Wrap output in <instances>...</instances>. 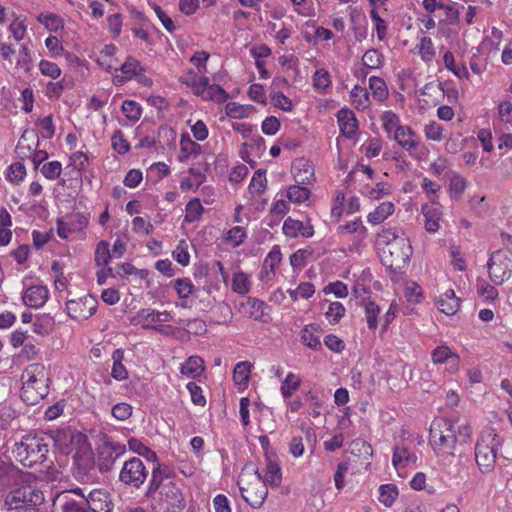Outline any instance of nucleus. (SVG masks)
I'll use <instances>...</instances> for the list:
<instances>
[{
	"instance_id": "nucleus-60",
	"label": "nucleus",
	"mask_w": 512,
	"mask_h": 512,
	"mask_svg": "<svg viewBox=\"0 0 512 512\" xmlns=\"http://www.w3.org/2000/svg\"><path fill=\"white\" fill-rule=\"evenodd\" d=\"M345 311V307L342 303L338 301L331 302L325 312V317L330 324H336L344 316Z\"/></svg>"
},
{
	"instance_id": "nucleus-57",
	"label": "nucleus",
	"mask_w": 512,
	"mask_h": 512,
	"mask_svg": "<svg viewBox=\"0 0 512 512\" xmlns=\"http://www.w3.org/2000/svg\"><path fill=\"white\" fill-rule=\"evenodd\" d=\"M362 63L367 68L378 69L382 66L383 55L376 49H369L362 56Z\"/></svg>"
},
{
	"instance_id": "nucleus-3",
	"label": "nucleus",
	"mask_w": 512,
	"mask_h": 512,
	"mask_svg": "<svg viewBox=\"0 0 512 512\" xmlns=\"http://www.w3.org/2000/svg\"><path fill=\"white\" fill-rule=\"evenodd\" d=\"M15 458L22 463L25 467H34L35 465H44L49 468L53 463L49 461L48 464V444L44 438L36 435H25L20 442L15 443L13 448Z\"/></svg>"
},
{
	"instance_id": "nucleus-43",
	"label": "nucleus",
	"mask_w": 512,
	"mask_h": 512,
	"mask_svg": "<svg viewBox=\"0 0 512 512\" xmlns=\"http://www.w3.org/2000/svg\"><path fill=\"white\" fill-rule=\"evenodd\" d=\"M444 66L458 79H469V72L464 64H456L455 57L451 51H445L443 55Z\"/></svg>"
},
{
	"instance_id": "nucleus-30",
	"label": "nucleus",
	"mask_w": 512,
	"mask_h": 512,
	"mask_svg": "<svg viewBox=\"0 0 512 512\" xmlns=\"http://www.w3.org/2000/svg\"><path fill=\"white\" fill-rule=\"evenodd\" d=\"M157 310L146 308L139 310L135 316L130 318V324L141 325L145 329H156L159 325Z\"/></svg>"
},
{
	"instance_id": "nucleus-4",
	"label": "nucleus",
	"mask_w": 512,
	"mask_h": 512,
	"mask_svg": "<svg viewBox=\"0 0 512 512\" xmlns=\"http://www.w3.org/2000/svg\"><path fill=\"white\" fill-rule=\"evenodd\" d=\"M501 445L502 440L495 429L485 428L481 431L475 445V461L482 474L494 470Z\"/></svg>"
},
{
	"instance_id": "nucleus-10",
	"label": "nucleus",
	"mask_w": 512,
	"mask_h": 512,
	"mask_svg": "<svg viewBox=\"0 0 512 512\" xmlns=\"http://www.w3.org/2000/svg\"><path fill=\"white\" fill-rule=\"evenodd\" d=\"M487 268L489 277L495 285H502L512 277V260L502 250L491 253Z\"/></svg>"
},
{
	"instance_id": "nucleus-64",
	"label": "nucleus",
	"mask_w": 512,
	"mask_h": 512,
	"mask_svg": "<svg viewBox=\"0 0 512 512\" xmlns=\"http://www.w3.org/2000/svg\"><path fill=\"white\" fill-rule=\"evenodd\" d=\"M62 512H88L84 497L73 499L65 497V501L61 505Z\"/></svg>"
},
{
	"instance_id": "nucleus-42",
	"label": "nucleus",
	"mask_w": 512,
	"mask_h": 512,
	"mask_svg": "<svg viewBox=\"0 0 512 512\" xmlns=\"http://www.w3.org/2000/svg\"><path fill=\"white\" fill-rule=\"evenodd\" d=\"M311 196V191L305 185L294 184L286 188L285 197L294 204H302Z\"/></svg>"
},
{
	"instance_id": "nucleus-24",
	"label": "nucleus",
	"mask_w": 512,
	"mask_h": 512,
	"mask_svg": "<svg viewBox=\"0 0 512 512\" xmlns=\"http://www.w3.org/2000/svg\"><path fill=\"white\" fill-rule=\"evenodd\" d=\"M281 260L282 254L280 247L278 245H274L263 261L260 279L270 280L275 275V270L281 263Z\"/></svg>"
},
{
	"instance_id": "nucleus-37",
	"label": "nucleus",
	"mask_w": 512,
	"mask_h": 512,
	"mask_svg": "<svg viewBox=\"0 0 512 512\" xmlns=\"http://www.w3.org/2000/svg\"><path fill=\"white\" fill-rule=\"evenodd\" d=\"M242 305L248 307L247 313L250 318L256 321H266L265 316L268 314L267 310L269 307L264 301L258 298L248 297L246 302Z\"/></svg>"
},
{
	"instance_id": "nucleus-55",
	"label": "nucleus",
	"mask_w": 512,
	"mask_h": 512,
	"mask_svg": "<svg viewBox=\"0 0 512 512\" xmlns=\"http://www.w3.org/2000/svg\"><path fill=\"white\" fill-rule=\"evenodd\" d=\"M251 364L247 361L238 362L233 371V380L237 385H245L249 379Z\"/></svg>"
},
{
	"instance_id": "nucleus-34",
	"label": "nucleus",
	"mask_w": 512,
	"mask_h": 512,
	"mask_svg": "<svg viewBox=\"0 0 512 512\" xmlns=\"http://www.w3.org/2000/svg\"><path fill=\"white\" fill-rule=\"evenodd\" d=\"M360 193L370 200H379L392 193V187L387 182H377L374 185L364 184L360 188Z\"/></svg>"
},
{
	"instance_id": "nucleus-18",
	"label": "nucleus",
	"mask_w": 512,
	"mask_h": 512,
	"mask_svg": "<svg viewBox=\"0 0 512 512\" xmlns=\"http://www.w3.org/2000/svg\"><path fill=\"white\" fill-rule=\"evenodd\" d=\"M291 173L296 183L310 185L315 182L313 164L306 158H297L291 166Z\"/></svg>"
},
{
	"instance_id": "nucleus-9",
	"label": "nucleus",
	"mask_w": 512,
	"mask_h": 512,
	"mask_svg": "<svg viewBox=\"0 0 512 512\" xmlns=\"http://www.w3.org/2000/svg\"><path fill=\"white\" fill-rule=\"evenodd\" d=\"M412 255V246L408 238H401L383 249L382 262L385 266L399 270L405 267Z\"/></svg>"
},
{
	"instance_id": "nucleus-48",
	"label": "nucleus",
	"mask_w": 512,
	"mask_h": 512,
	"mask_svg": "<svg viewBox=\"0 0 512 512\" xmlns=\"http://www.w3.org/2000/svg\"><path fill=\"white\" fill-rule=\"evenodd\" d=\"M401 238H407L398 227H383L377 234L379 244L388 247L391 243Z\"/></svg>"
},
{
	"instance_id": "nucleus-23",
	"label": "nucleus",
	"mask_w": 512,
	"mask_h": 512,
	"mask_svg": "<svg viewBox=\"0 0 512 512\" xmlns=\"http://www.w3.org/2000/svg\"><path fill=\"white\" fill-rule=\"evenodd\" d=\"M432 361L434 364H448V372L456 373L459 369V356L452 352V350L445 345L436 347L431 353Z\"/></svg>"
},
{
	"instance_id": "nucleus-32",
	"label": "nucleus",
	"mask_w": 512,
	"mask_h": 512,
	"mask_svg": "<svg viewBox=\"0 0 512 512\" xmlns=\"http://www.w3.org/2000/svg\"><path fill=\"white\" fill-rule=\"evenodd\" d=\"M394 212L395 204L391 201H384L367 215V222L371 225H379Z\"/></svg>"
},
{
	"instance_id": "nucleus-39",
	"label": "nucleus",
	"mask_w": 512,
	"mask_h": 512,
	"mask_svg": "<svg viewBox=\"0 0 512 512\" xmlns=\"http://www.w3.org/2000/svg\"><path fill=\"white\" fill-rule=\"evenodd\" d=\"M416 461V454L410 452L407 448L398 446L394 448L392 464L396 470L399 471L410 464H415Z\"/></svg>"
},
{
	"instance_id": "nucleus-36",
	"label": "nucleus",
	"mask_w": 512,
	"mask_h": 512,
	"mask_svg": "<svg viewBox=\"0 0 512 512\" xmlns=\"http://www.w3.org/2000/svg\"><path fill=\"white\" fill-rule=\"evenodd\" d=\"M350 101L355 109L364 111L371 105L370 94L365 87L355 85L350 91Z\"/></svg>"
},
{
	"instance_id": "nucleus-58",
	"label": "nucleus",
	"mask_w": 512,
	"mask_h": 512,
	"mask_svg": "<svg viewBox=\"0 0 512 512\" xmlns=\"http://www.w3.org/2000/svg\"><path fill=\"white\" fill-rule=\"evenodd\" d=\"M252 108L245 105H240L236 102H229L225 106V113L230 118L242 119L249 115Z\"/></svg>"
},
{
	"instance_id": "nucleus-50",
	"label": "nucleus",
	"mask_w": 512,
	"mask_h": 512,
	"mask_svg": "<svg viewBox=\"0 0 512 512\" xmlns=\"http://www.w3.org/2000/svg\"><path fill=\"white\" fill-rule=\"evenodd\" d=\"M246 238V229L242 226H234L226 232L224 236V241L233 248H236L243 244Z\"/></svg>"
},
{
	"instance_id": "nucleus-47",
	"label": "nucleus",
	"mask_w": 512,
	"mask_h": 512,
	"mask_svg": "<svg viewBox=\"0 0 512 512\" xmlns=\"http://www.w3.org/2000/svg\"><path fill=\"white\" fill-rule=\"evenodd\" d=\"M301 385V378L292 373L289 372L284 380L282 381L280 392L283 398H291L292 395L299 389Z\"/></svg>"
},
{
	"instance_id": "nucleus-1",
	"label": "nucleus",
	"mask_w": 512,
	"mask_h": 512,
	"mask_svg": "<svg viewBox=\"0 0 512 512\" xmlns=\"http://www.w3.org/2000/svg\"><path fill=\"white\" fill-rule=\"evenodd\" d=\"M472 428L465 421L440 418L432 422L429 442L439 456L453 455L457 444L467 443Z\"/></svg>"
},
{
	"instance_id": "nucleus-45",
	"label": "nucleus",
	"mask_w": 512,
	"mask_h": 512,
	"mask_svg": "<svg viewBox=\"0 0 512 512\" xmlns=\"http://www.w3.org/2000/svg\"><path fill=\"white\" fill-rule=\"evenodd\" d=\"M369 89L371 90L372 97L378 102H384L389 95L388 87L385 81L377 76L369 78Z\"/></svg>"
},
{
	"instance_id": "nucleus-11",
	"label": "nucleus",
	"mask_w": 512,
	"mask_h": 512,
	"mask_svg": "<svg viewBox=\"0 0 512 512\" xmlns=\"http://www.w3.org/2000/svg\"><path fill=\"white\" fill-rule=\"evenodd\" d=\"M392 139L415 159H421L428 153L425 146L421 144L419 135L408 125L400 128L399 132L392 136Z\"/></svg>"
},
{
	"instance_id": "nucleus-35",
	"label": "nucleus",
	"mask_w": 512,
	"mask_h": 512,
	"mask_svg": "<svg viewBox=\"0 0 512 512\" xmlns=\"http://www.w3.org/2000/svg\"><path fill=\"white\" fill-rule=\"evenodd\" d=\"M151 73L137 60L130 58V81L134 80L142 87H150L153 84Z\"/></svg>"
},
{
	"instance_id": "nucleus-16",
	"label": "nucleus",
	"mask_w": 512,
	"mask_h": 512,
	"mask_svg": "<svg viewBox=\"0 0 512 512\" xmlns=\"http://www.w3.org/2000/svg\"><path fill=\"white\" fill-rule=\"evenodd\" d=\"M282 231L283 234L289 238H311L314 235V227L309 219L300 221L288 217L283 223Z\"/></svg>"
},
{
	"instance_id": "nucleus-12",
	"label": "nucleus",
	"mask_w": 512,
	"mask_h": 512,
	"mask_svg": "<svg viewBox=\"0 0 512 512\" xmlns=\"http://www.w3.org/2000/svg\"><path fill=\"white\" fill-rule=\"evenodd\" d=\"M97 309V300L91 295H85L79 299H71L66 302V310L69 317L77 321H83L91 317Z\"/></svg>"
},
{
	"instance_id": "nucleus-26",
	"label": "nucleus",
	"mask_w": 512,
	"mask_h": 512,
	"mask_svg": "<svg viewBox=\"0 0 512 512\" xmlns=\"http://www.w3.org/2000/svg\"><path fill=\"white\" fill-rule=\"evenodd\" d=\"M179 81L191 88L195 95L201 94L203 89L208 85V77L200 75L198 71H194L192 69L184 71L180 76Z\"/></svg>"
},
{
	"instance_id": "nucleus-21",
	"label": "nucleus",
	"mask_w": 512,
	"mask_h": 512,
	"mask_svg": "<svg viewBox=\"0 0 512 512\" xmlns=\"http://www.w3.org/2000/svg\"><path fill=\"white\" fill-rule=\"evenodd\" d=\"M336 117L341 134L348 139H354L358 133V120L354 112L348 108H342L337 112Z\"/></svg>"
},
{
	"instance_id": "nucleus-17",
	"label": "nucleus",
	"mask_w": 512,
	"mask_h": 512,
	"mask_svg": "<svg viewBox=\"0 0 512 512\" xmlns=\"http://www.w3.org/2000/svg\"><path fill=\"white\" fill-rule=\"evenodd\" d=\"M84 501L88 512H112L113 503L105 490H92L87 497H84Z\"/></svg>"
},
{
	"instance_id": "nucleus-6",
	"label": "nucleus",
	"mask_w": 512,
	"mask_h": 512,
	"mask_svg": "<svg viewBox=\"0 0 512 512\" xmlns=\"http://www.w3.org/2000/svg\"><path fill=\"white\" fill-rule=\"evenodd\" d=\"M43 502V492L32 485H22L11 490L4 499V505L8 510L26 509L29 512H35V507Z\"/></svg>"
},
{
	"instance_id": "nucleus-38",
	"label": "nucleus",
	"mask_w": 512,
	"mask_h": 512,
	"mask_svg": "<svg viewBox=\"0 0 512 512\" xmlns=\"http://www.w3.org/2000/svg\"><path fill=\"white\" fill-rule=\"evenodd\" d=\"M380 121L383 130L391 139L392 136L399 132L400 128L404 126L401 124L399 115L391 110L384 111L380 116Z\"/></svg>"
},
{
	"instance_id": "nucleus-33",
	"label": "nucleus",
	"mask_w": 512,
	"mask_h": 512,
	"mask_svg": "<svg viewBox=\"0 0 512 512\" xmlns=\"http://www.w3.org/2000/svg\"><path fill=\"white\" fill-rule=\"evenodd\" d=\"M437 304L442 313L446 315H454L460 308V299L456 297L454 290L448 289L440 295Z\"/></svg>"
},
{
	"instance_id": "nucleus-5",
	"label": "nucleus",
	"mask_w": 512,
	"mask_h": 512,
	"mask_svg": "<svg viewBox=\"0 0 512 512\" xmlns=\"http://www.w3.org/2000/svg\"><path fill=\"white\" fill-rule=\"evenodd\" d=\"M126 452V446L119 442L114 441L110 436L103 435L100 438V442L97 446L96 460H93L91 453H88V457L83 459V464L79 463L83 469L89 470L96 465L100 472H107L111 469L114 462Z\"/></svg>"
},
{
	"instance_id": "nucleus-14",
	"label": "nucleus",
	"mask_w": 512,
	"mask_h": 512,
	"mask_svg": "<svg viewBox=\"0 0 512 512\" xmlns=\"http://www.w3.org/2000/svg\"><path fill=\"white\" fill-rule=\"evenodd\" d=\"M88 222V217L80 212L70 214L65 218H58L56 222L57 234L61 239H68L71 234L85 229Z\"/></svg>"
},
{
	"instance_id": "nucleus-54",
	"label": "nucleus",
	"mask_w": 512,
	"mask_h": 512,
	"mask_svg": "<svg viewBox=\"0 0 512 512\" xmlns=\"http://www.w3.org/2000/svg\"><path fill=\"white\" fill-rule=\"evenodd\" d=\"M398 496V489L393 484H384L379 488V501L386 507L392 506Z\"/></svg>"
},
{
	"instance_id": "nucleus-51",
	"label": "nucleus",
	"mask_w": 512,
	"mask_h": 512,
	"mask_svg": "<svg viewBox=\"0 0 512 512\" xmlns=\"http://www.w3.org/2000/svg\"><path fill=\"white\" fill-rule=\"evenodd\" d=\"M203 212L204 207L202 206L200 200L198 198H194L186 204L184 219L188 223L196 222L200 220Z\"/></svg>"
},
{
	"instance_id": "nucleus-53",
	"label": "nucleus",
	"mask_w": 512,
	"mask_h": 512,
	"mask_svg": "<svg viewBox=\"0 0 512 512\" xmlns=\"http://www.w3.org/2000/svg\"><path fill=\"white\" fill-rule=\"evenodd\" d=\"M173 287L181 299H187L194 294L196 288L190 278H179L174 280Z\"/></svg>"
},
{
	"instance_id": "nucleus-29",
	"label": "nucleus",
	"mask_w": 512,
	"mask_h": 512,
	"mask_svg": "<svg viewBox=\"0 0 512 512\" xmlns=\"http://www.w3.org/2000/svg\"><path fill=\"white\" fill-rule=\"evenodd\" d=\"M322 336L321 329L314 324L306 325L301 330V342L308 348L318 351L322 348L320 338Z\"/></svg>"
},
{
	"instance_id": "nucleus-49",
	"label": "nucleus",
	"mask_w": 512,
	"mask_h": 512,
	"mask_svg": "<svg viewBox=\"0 0 512 512\" xmlns=\"http://www.w3.org/2000/svg\"><path fill=\"white\" fill-rule=\"evenodd\" d=\"M362 303L365 311L367 326L369 329L375 330L378 326L377 318L381 312V309L375 302L370 299H364Z\"/></svg>"
},
{
	"instance_id": "nucleus-63",
	"label": "nucleus",
	"mask_w": 512,
	"mask_h": 512,
	"mask_svg": "<svg viewBox=\"0 0 512 512\" xmlns=\"http://www.w3.org/2000/svg\"><path fill=\"white\" fill-rule=\"evenodd\" d=\"M361 150L367 158L378 156L382 150V141L379 138H368L361 146Z\"/></svg>"
},
{
	"instance_id": "nucleus-13",
	"label": "nucleus",
	"mask_w": 512,
	"mask_h": 512,
	"mask_svg": "<svg viewBox=\"0 0 512 512\" xmlns=\"http://www.w3.org/2000/svg\"><path fill=\"white\" fill-rule=\"evenodd\" d=\"M27 474L15 466L12 461L0 455V489H6L26 481Z\"/></svg>"
},
{
	"instance_id": "nucleus-28",
	"label": "nucleus",
	"mask_w": 512,
	"mask_h": 512,
	"mask_svg": "<svg viewBox=\"0 0 512 512\" xmlns=\"http://www.w3.org/2000/svg\"><path fill=\"white\" fill-rule=\"evenodd\" d=\"M205 370L204 360L197 355L188 357L180 366V373L191 379H197Z\"/></svg>"
},
{
	"instance_id": "nucleus-8",
	"label": "nucleus",
	"mask_w": 512,
	"mask_h": 512,
	"mask_svg": "<svg viewBox=\"0 0 512 512\" xmlns=\"http://www.w3.org/2000/svg\"><path fill=\"white\" fill-rule=\"evenodd\" d=\"M255 476L256 479L247 484L244 483V479L241 477L237 484L242 499L253 509H259L268 496V488L262 480V472L259 469H256Z\"/></svg>"
},
{
	"instance_id": "nucleus-52",
	"label": "nucleus",
	"mask_w": 512,
	"mask_h": 512,
	"mask_svg": "<svg viewBox=\"0 0 512 512\" xmlns=\"http://www.w3.org/2000/svg\"><path fill=\"white\" fill-rule=\"evenodd\" d=\"M418 53L420 58L426 64H430L435 57V48L430 37H423L418 45Z\"/></svg>"
},
{
	"instance_id": "nucleus-25",
	"label": "nucleus",
	"mask_w": 512,
	"mask_h": 512,
	"mask_svg": "<svg viewBox=\"0 0 512 512\" xmlns=\"http://www.w3.org/2000/svg\"><path fill=\"white\" fill-rule=\"evenodd\" d=\"M134 140L136 149L151 148L155 144L153 124L149 121H142L136 128Z\"/></svg>"
},
{
	"instance_id": "nucleus-31",
	"label": "nucleus",
	"mask_w": 512,
	"mask_h": 512,
	"mask_svg": "<svg viewBox=\"0 0 512 512\" xmlns=\"http://www.w3.org/2000/svg\"><path fill=\"white\" fill-rule=\"evenodd\" d=\"M202 152L199 144L194 142L188 134H182L180 139L179 162H186L190 158H196Z\"/></svg>"
},
{
	"instance_id": "nucleus-44",
	"label": "nucleus",
	"mask_w": 512,
	"mask_h": 512,
	"mask_svg": "<svg viewBox=\"0 0 512 512\" xmlns=\"http://www.w3.org/2000/svg\"><path fill=\"white\" fill-rule=\"evenodd\" d=\"M188 173L191 177H185L180 182V188L183 191L196 190L206 180L205 174L198 169L189 168Z\"/></svg>"
},
{
	"instance_id": "nucleus-27",
	"label": "nucleus",
	"mask_w": 512,
	"mask_h": 512,
	"mask_svg": "<svg viewBox=\"0 0 512 512\" xmlns=\"http://www.w3.org/2000/svg\"><path fill=\"white\" fill-rule=\"evenodd\" d=\"M336 232L339 236L355 235L358 241L367 237L368 230L364 226L361 218H355L337 227Z\"/></svg>"
},
{
	"instance_id": "nucleus-62",
	"label": "nucleus",
	"mask_w": 512,
	"mask_h": 512,
	"mask_svg": "<svg viewBox=\"0 0 512 512\" xmlns=\"http://www.w3.org/2000/svg\"><path fill=\"white\" fill-rule=\"evenodd\" d=\"M312 80L313 87L318 90H326L331 86L330 74L324 68L317 69L313 74Z\"/></svg>"
},
{
	"instance_id": "nucleus-2",
	"label": "nucleus",
	"mask_w": 512,
	"mask_h": 512,
	"mask_svg": "<svg viewBox=\"0 0 512 512\" xmlns=\"http://www.w3.org/2000/svg\"><path fill=\"white\" fill-rule=\"evenodd\" d=\"M21 398L28 404H35L49 393L48 377L42 363L29 364L21 374Z\"/></svg>"
},
{
	"instance_id": "nucleus-15",
	"label": "nucleus",
	"mask_w": 512,
	"mask_h": 512,
	"mask_svg": "<svg viewBox=\"0 0 512 512\" xmlns=\"http://www.w3.org/2000/svg\"><path fill=\"white\" fill-rule=\"evenodd\" d=\"M267 189L266 171L258 169L254 172L248 186L249 201L256 210L264 209L267 204V199L258 201L257 198L261 196Z\"/></svg>"
},
{
	"instance_id": "nucleus-7",
	"label": "nucleus",
	"mask_w": 512,
	"mask_h": 512,
	"mask_svg": "<svg viewBox=\"0 0 512 512\" xmlns=\"http://www.w3.org/2000/svg\"><path fill=\"white\" fill-rule=\"evenodd\" d=\"M94 261L96 266L100 268L96 273L97 283L99 285H104L109 277L128 274V263L116 264L115 267L110 266V263L114 260L110 253V245L105 240L97 243L94 252Z\"/></svg>"
},
{
	"instance_id": "nucleus-20",
	"label": "nucleus",
	"mask_w": 512,
	"mask_h": 512,
	"mask_svg": "<svg viewBox=\"0 0 512 512\" xmlns=\"http://www.w3.org/2000/svg\"><path fill=\"white\" fill-rule=\"evenodd\" d=\"M265 464V473H262L263 482L266 486L279 487L282 482V471L277 456L266 452Z\"/></svg>"
},
{
	"instance_id": "nucleus-40",
	"label": "nucleus",
	"mask_w": 512,
	"mask_h": 512,
	"mask_svg": "<svg viewBox=\"0 0 512 512\" xmlns=\"http://www.w3.org/2000/svg\"><path fill=\"white\" fill-rule=\"evenodd\" d=\"M148 475L143 462L137 457H130V484L139 487L144 483Z\"/></svg>"
},
{
	"instance_id": "nucleus-41",
	"label": "nucleus",
	"mask_w": 512,
	"mask_h": 512,
	"mask_svg": "<svg viewBox=\"0 0 512 512\" xmlns=\"http://www.w3.org/2000/svg\"><path fill=\"white\" fill-rule=\"evenodd\" d=\"M252 282L250 276L242 270L234 272L231 280V290L234 293L245 295L251 290Z\"/></svg>"
},
{
	"instance_id": "nucleus-61",
	"label": "nucleus",
	"mask_w": 512,
	"mask_h": 512,
	"mask_svg": "<svg viewBox=\"0 0 512 512\" xmlns=\"http://www.w3.org/2000/svg\"><path fill=\"white\" fill-rule=\"evenodd\" d=\"M130 451H133L143 457H145L150 462L157 461V455L154 451L148 448L146 445L142 444L139 440L130 438Z\"/></svg>"
},
{
	"instance_id": "nucleus-59",
	"label": "nucleus",
	"mask_w": 512,
	"mask_h": 512,
	"mask_svg": "<svg viewBox=\"0 0 512 512\" xmlns=\"http://www.w3.org/2000/svg\"><path fill=\"white\" fill-rule=\"evenodd\" d=\"M172 256L176 262L182 266H187L190 263V254L188 251V243L182 239L172 252Z\"/></svg>"
},
{
	"instance_id": "nucleus-22",
	"label": "nucleus",
	"mask_w": 512,
	"mask_h": 512,
	"mask_svg": "<svg viewBox=\"0 0 512 512\" xmlns=\"http://www.w3.org/2000/svg\"><path fill=\"white\" fill-rule=\"evenodd\" d=\"M49 298V290L44 285H33L25 290L22 295L24 305L38 309L45 305Z\"/></svg>"
},
{
	"instance_id": "nucleus-46",
	"label": "nucleus",
	"mask_w": 512,
	"mask_h": 512,
	"mask_svg": "<svg viewBox=\"0 0 512 512\" xmlns=\"http://www.w3.org/2000/svg\"><path fill=\"white\" fill-rule=\"evenodd\" d=\"M204 100H212L218 103L224 102L228 98V93L217 84H210L208 79V85L203 89L201 94H197Z\"/></svg>"
},
{
	"instance_id": "nucleus-56",
	"label": "nucleus",
	"mask_w": 512,
	"mask_h": 512,
	"mask_svg": "<svg viewBox=\"0 0 512 512\" xmlns=\"http://www.w3.org/2000/svg\"><path fill=\"white\" fill-rule=\"evenodd\" d=\"M26 177V168L21 162L12 163L7 169V180L13 184H20Z\"/></svg>"
},
{
	"instance_id": "nucleus-19",
	"label": "nucleus",
	"mask_w": 512,
	"mask_h": 512,
	"mask_svg": "<svg viewBox=\"0 0 512 512\" xmlns=\"http://www.w3.org/2000/svg\"><path fill=\"white\" fill-rule=\"evenodd\" d=\"M421 212L424 217V227L428 233L434 234L440 228L443 211L442 206L435 201L422 205Z\"/></svg>"
}]
</instances>
